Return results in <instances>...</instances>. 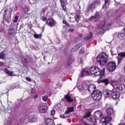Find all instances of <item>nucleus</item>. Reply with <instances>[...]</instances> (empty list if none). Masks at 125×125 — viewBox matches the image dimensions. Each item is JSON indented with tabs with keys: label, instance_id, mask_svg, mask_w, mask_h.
I'll return each instance as SVG.
<instances>
[{
	"label": "nucleus",
	"instance_id": "52",
	"mask_svg": "<svg viewBox=\"0 0 125 125\" xmlns=\"http://www.w3.org/2000/svg\"><path fill=\"white\" fill-rule=\"evenodd\" d=\"M42 12L43 13H44V12H45V8L42 9Z\"/></svg>",
	"mask_w": 125,
	"mask_h": 125
},
{
	"label": "nucleus",
	"instance_id": "60",
	"mask_svg": "<svg viewBox=\"0 0 125 125\" xmlns=\"http://www.w3.org/2000/svg\"><path fill=\"white\" fill-rule=\"evenodd\" d=\"M33 90H33V89L32 90V91H32V92H33Z\"/></svg>",
	"mask_w": 125,
	"mask_h": 125
},
{
	"label": "nucleus",
	"instance_id": "26",
	"mask_svg": "<svg viewBox=\"0 0 125 125\" xmlns=\"http://www.w3.org/2000/svg\"><path fill=\"white\" fill-rule=\"evenodd\" d=\"M112 121V117H106L104 118V122L106 123V124H109V122H111Z\"/></svg>",
	"mask_w": 125,
	"mask_h": 125
},
{
	"label": "nucleus",
	"instance_id": "24",
	"mask_svg": "<svg viewBox=\"0 0 125 125\" xmlns=\"http://www.w3.org/2000/svg\"><path fill=\"white\" fill-rule=\"evenodd\" d=\"M4 72L6 74H7V75H8V76H10L11 77H13V72L12 71H9V70H8V69L7 68H6V69H4Z\"/></svg>",
	"mask_w": 125,
	"mask_h": 125
},
{
	"label": "nucleus",
	"instance_id": "51",
	"mask_svg": "<svg viewBox=\"0 0 125 125\" xmlns=\"http://www.w3.org/2000/svg\"><path fill=\"white\" fill-rule=\"evenodd\" d=\"M118 63H119V62H121V60H122V58H118Z\"/></svg>",
	"mask_w": 125,
	"mask_h": 125
},
{
	"label": "nucleus",
	"instance_id": "14",
	"mask_svg": "<svg viewBox=\"0 0 125 125\" xmlns=\"http://www.w3.org/2000/svg\"><path fill=\"white\" fill-rule=\"evenodd\" d=\"M110 82H111L113 84V82H114V81L112 80V77H108L107 79H104L102 81V83H104L105 85L109 84Z\"/></svg>",
	"mask_w": 125,
	"mask_h": 125
},
{
	"label": "nucleus",
	"instance_id": "42",
	"mask_svg": "<svg viewBox=\"0 0 125 125\" xmlns=\"http://www.w3.org/2000/svg\"><path fill=\"white\" fill-rule=\"evenodd\" d=\"M89 21H92V20H94V16H91L89 19Z\"/></svg>",
	"mask_w": 125,
	"mask_h": 125
},
{
	"label": "nucleus",
	"instance_id": "21",
	"mask_svg": "<svg viewBox=\"0 0 125 125\" xmlns=\"http://www.w3.org/2000/svg\"><path fill=\"white\" fill-rule=\"evenodd\" d=\"M28 120L31 123H36L37 122V118L34 117V116H30L28 117Z\"/></svg>",
	"mask_w": 125,
	"mask_h": 125
},
{
	"label": "nucleus",
	"instance_id": "49",
	"mask_svg": "<svg viewBox=\"0 0 125 125\" xmlns=\"http://www.w3.org/2000/svg\"><path fill=\"white\" fill-rule=\"evenodd\" d=\"M101 119H103V114L101 113L100 115Z\"/></svg>",
	"mask_w": 125,
	"mask_h": 125
},
{
	"label": "nucleus",
	"instance_id": "19",
	"mask_svg": "<svg viewBox=\"0 0 125 125\" xmlns=\"http://www.w3.org/2000/svg\"><path fill=\"white\" fill-rule=\"evenodd\" d=\"M47 24L49 25V26L52 27L55 25V21L53 20L49 19L47 21Z\"/></svg>",
	"mask_w": 125,
	"mask_h": 125
},
{
	"label": "nucleus",
	"instance_id": "7",
	"mask_svg": "<svg viewBox=\"0 0 125 125\" xmlns=\"http://www.w3.org/2000/svg\"><path fill=\"white\" fill-rule=\"evenodd\" d=\"M113 85L119 90H124L125 89V85L123 83H118L117 82H113Z\"/></svg>",
	"mask_w": 125,
	"mask_h": 125
},
{
	"label": "nucleus",
	"instance_id": "58",
	"mask_svg": "<svg viewBox=\"0 0 125 125\" xmlns=\"http://www.w3.org/2000/svg\"><path fill=\"white\" fill-rule=\"evenodd\" d=\"M0 32H3V30H1V29H0Z\"/></svg>",
	"mask_w": 125,
	"mask_h": 125
},
{
	"label": "nucleus",
	"instance_id": "20",
	"mask_svg": "<svg viewBox=\"0 0 125 125\" xmlns=\"http://www.w3.org/2000/svg\"><path fill=\"white\" fill-rule=\"evenodd\" d=\"M106 113L109 116L113 115V114H114V109L112 107L107 108L106 109Z\"/></svg>",
	"mask_w": 125,
	"mask_h": 125
},
{
	"label": "nucleus",
	"instance_id": "18",
	"mask_svg": "<svg viewBox=\"0 0 125 125\" xmlns=\"http://www.w3.org/2000/svg\"><path fill=\"white\" fill-rule=\"evenodd\" d=\"M46 125H55V123H54V121L53 120L47 118L45 122Z\"/></svg>",
	"mask_w": 125,
	"mask_h": 125
},
{
	"label": "nucleus",
	"instance_id": "57",
	"mask_svg": "<svg viewBox=\"0 0 125 125\" xmlns=\"http://www.w3.org/2000/svg\"><path fill=\"white\" fill-rule=\"evenodd\" d=\"M45 20H46V18H43V21H45Z\"/></svg>",
	"mask_w": 125,
	"mask_h": 125
},
{
	"label": "nucleus",
	"instance_id": "27",
	"mask_svg": "<svg viewBox=\"0 0 125 125\" xmlns=\"http://www.w3.org/2000/svg\"><path fill=\"white\" fill-rule=\"evenodd\" d=\"M80 47H81V44H77L76 45L73 47L72 50V51H77L79 49V48H80Z\"/></svg>",
	"mask_w": 125,
	"mask_h": 125
},
{
	"label": "nucleus",
	"instance_id": "37",
	"mask_svg": "<svg viewBox=\"0 0 125 125\" xmlns=\"http://www.w3.org/2000/svg\"><path fill=\"white\" fill-rule=\"evenodd\" d=\"M22 62H23V65H26L27 63H28V62H27V59L25 58L22 59Z\"/></svg>",
	"mask_w": 125,
	"mask_h": 125
},
{
	"label": "nucleus",
	"instance_id": "12",
	"mask_svg": "<svg viewBox=\"0 0 125 125\" xmlns=\"http://www.w3.org/2000/svg\"><path fill=\"white\" fill-rule=\"evenodd\" d=\"M96 89V86L94 84H91L88 87V91L90 93H93L95 92V89Z\"/></svg>",
	"mask_w": 125,
	"mask_h": 125
},
{
	"label": "nucleus",
	"instance_id": "38",
	"mask_svg": "<svg viewBox=\"0 0 125 125\" xmlns=\"http://www.w3.org/2000/svg\"><path fill=\"white\" fill-rule=\"evenodd\" d=\"M84 53V49L82 48L79 51V54H83Z\"/></svg>",
	"mask_w": 125,
	"mask_h": 125
},
{
	"label": "nucleus",
	"instance_id": "23",
	"mask_svg": "<svg viewBox=\"0 0 125 125\" xmlns=\"http://www.w3.org/2000/svg\"><path fill=\"white\" fill-rule=\"evenodd\" d=\"M62 6L64 11H66V3L65 0H60Z\"/></svg>",
	"mask_w": 125,
	"mask_h": 125
},
{
	"label": "nucleus",
	"instance_id": "35",
	"mask_svg": "<svg viewBox=\"0 0 125 125\" xmlns=\"http://www.w3.org/2000/svg\"><path fill=\"white\" fill-rule=\"evenodd\" d=\"M62 23L63 24H64L65 25H66V27H70V25H69V24L67 23V21H66V20H63L62 21Z\"/></svg>",
	"mask_w": 125,
	"mask_h": 125
},
{
	"label": "nucleus",
	"instance_id": "56",
	"mask_svg": "<svg viewBox=\"0 0 125 125\" xmlns=\"http://www.w3.org/2000/svg\"><path fill=\"white\" fill-rule=\"evenodd\" d=\"M119 125H125V124L123 123H120V124H119Z\"/></svg>",
	"mask_w": 125,
	"mask_h": 125
},
{
	"label": "nucleus",
	"instance_id": "1",
	"mask_svg": "<svg viewBox=\"0 0 125 125\" xmlns=\"http://www.w3.org/2000/svg\"><path fill=\"white\" fill-rule=\"evenodd\" d=\"M90 114H91V110H87L84 116L83 117L82 119H81L82 122L83 123L84 125H86V122L87 121H89L91 122V125H96L97 122L96 121V119L92 118L90 117Z\"/></svg>",
	"mask_w": 125,
	"mask_h": 125
},
{
	"label": "nucleus",
	"instance_id": "46",
	"mask_svg": "<svg viewBox=\"0 0 125 125\" xmlns=\"http://www.w3.org/2000/svg\"><path fill=\"white\" fill-rule=\"evenodd\" d=\"M26 81H28V82H31V78L29 77H26Z\"/></svg>",
	"mask_w": 125,
	"mask_h": 125
},
{
	"label": "nucleus",
	"instance_id": "13",
	"mask_svg": "<svg viewBox=\"0 0 125 125\" xmlns=\"http://www.w3.org/2000/svg\"><path fill=\"white\" fill-rule=\"evenodd\" d=\"M15 31L13 28H10L8 31V37L9 39H12L14 37Z\"/></svg>",
	"mask_w": 125,
	"mask_h": 125
},
{
	"label": "nucleus",
	"instance_id": "33",
	"mask_svg": "<svg viewBox=\"0 0 125 125\" xmlns=\"http://www.w3.org/2000/svg\"><path fill=\"white\" fill-rule=\"evenodd\" d=\"M11 19V17L10 16V15H8L6 17V18H5V20H6V22H7L8 23H9Z\"/></svg>",
	"mask_w": 125,
	"mask_h": 125
},
{
	"label": "nucleus",
	"instance_id": "5",
	"mask_svg": "<svg viewBox=\"0 0 125 125\" xmlns=\"http://www.w3.org/2000/svg\"><path fill=\"white\" fill-rule=\"evenodd\" d=\"M117 68V65H116V62H109L106 65V69L108 71L112 73L116 70Z\"/></svg>",
	"mask_w": 125,
	"mask_h": 125
},
{
	"label": "nucleus",
	"instance_id": "53",
	"mask_svg": "<svg viewBox=\"0 0 125 125\" xmlns=\"http://www.w3.org/2000/svg\"><path fill=\"white\" fill-rule=\"evenodd\" d=\"M69 31H70V32H74V29L70 28L69 29Z\"/></svg>",
	"mask_w": 125,
	"mask_h": 125
},
{
	"label": "nucleus",
	"instance_id": "47",
	"mask_svg": "<svg viewBox=\"0 0 125 125\" xmlns=\"http://www.w3.org/2000/svg\"><path fill=\"white\" fill-rule=\"evenodd\" d=\"M95 3H96V4H100V1H99V0H97V1L95 2Z\"/></svg>",
	"mask_w": 125,
	"mask_h": 125
},
{
	"label": "nucleus",
	"instance_id": "40",
	"mask_svg": "<svg viewBox=\"0 0 125 125\" xmlns=\"http://www.w3.org/2000/svg\"><path fill=\"white\" fill-rule=\"evenodd\" d=\"M18 21V17L17 16H16L14 19V23H16Z\"/></svg>",
	"mask_w": 125,
	"mask_h": 125
},
{
	"label": "nucleus",
	"instance_id": "55",
	"mask_svg": "<svg viewBox=\"0 0 125 125\" xmlns=\"http://www.w3.org/2000/svg\"><path fill=\"white\" fill-rule=\"evenodd\" d=\"M80 63H83V60L82 59H80Z\"/></svg>",
	"mask_w": 125,
	"mask_h": 125
},
{
	"label": "nucleus",
	"instance_id": "31",
	"mask_svg": "<svg viewBox=\"0 0 125 125\" xmlns=\"http://www.w3.org/2000/svg\"><path fill=\"white\" fill-rule=\"evenodd\" d=\"M5 59V55H4V53L3 52L0 53V59H2L3 60V59Z\"/></svg>",
	"mask_w": 125,
	"mask_h": 125
},
{
	"label": "nucleus",
	"instance_id": "44",
	"mask_svg": "<svg viewBox=\"0 0 125 125\" xmlns=\"http://www.w3.org/2000/svg\"><path fill=\"white\" fill-rule=\"evenodd\" d=\"M102 125H112L110 123H104Z\"/></svg>",
	"mask_w": 125,
	"mask_h": 125
},
{
	"label": "nucleus",
	"instance_id": "34",
	"mask_svg": "<svg viewBox=\"0 0 125 125\" xmlns=\"http://www.w3.org/2000/svg\"><path fill=\"white\" fill-rule=\"evenodd\" d=\"M34 37L35 39H41V38H42V35L41 34H34Z\"/></svg>",
	"mask_w": 125,
	"mask_h": 125
},
{
	"label": "nucleus",
	"instance_id": "45",
	"mask_svg": "<svg viewBox=\"0 0 125 125\" xmlns=\"http://www.w3.org/2000/svg\"><path fill=\"white\" fill-rule=\"evenodd\" d=\"M39 96V95H38V94H35V95H34V98L35 99H36V98H38V96Z\"/></svg>",
	"mask_w": 125,
	"mask_h": 125
},
{
	"label": "nucleus",
	"instance_id": "54",
	"mask_svg": "<svg viewBox=\"0 0 125 125\" xmlns=\"http://www.w3.org/2000/svg\"><path fill=\"white\" fill-rule=\"evenodd\" d=\"M105 6H106V4L104 3V4L103 5V8H104V7H105Z\"/></svg>",
	"mask_w": 125,
	"mask_h": 125
},
{
	"label": "nucleus",
	"instance_id": "15",
	"mask_svg": "<svg viewBox=\"0 0 125 125\" xmlns=\"http://www.w3.org/2000/svg\"><path fill=\"white\" fill-rule=\"evenodd\" d=\"M114 82H117V83H124L125 82V77L121 75L118 80L114 81Z\"/></svg>",
	"mask_w": 125,
	"mask_h": 125
},
{
	"label": "nucleus",
	"instance_id": "41",
	"mask_svg": "<svg viewBox=\"0 0 125 125\" xmlns=\"http://www.w3.org/2000/svg\"><path fill=\"white\" fill-rule=\"evenodd\" d=\"M51 115H52V116H54L55 115V111L52 110L51 112Z\"/></svg>",
	"mask_w": 125,
	"mask_h": 125
},
{
	"label": "nucleus",
	"instance_id": "43",
	"mask_svg": "<svg viewBox=\"0 0 125 125\" xmlns=\"http://www.w3.org/2000/svg\"><path fill=\"white\" fill-rule=\"evenodd\" d=\"M55 108H56V109H57V110H59V109H60V107H59V106H58V105L55 106Z\"/></svg>",
	"mask_w": 125,
	"mask_h": 125
},
{
	"label": "nucleus",
	"instance_id": "59",
	"mask_svg": "<svg viewBox=\"0 0 125 125\" xmlns=\"http://www.w3.org/2000/svg\"><path fill=\"white\" fill-rule=\"evenodd\" d=\"M108 26H111V24H109V25H108Z\"/></svg>",
	"mask_w": 125,
	"mask_h": 125
},
{
	"label": "nucleus",
	"instance_id": "2",
	"mask_svg": "<svg viewBox=\"0 0 125 125\" xmlns=\"http://www.w3.org/2000/svg\"><path fill=\"white\" fill-rule=\"evenodd\" d=\"M89 70L91 74L95 75V76H99L100 75V79H102L105 75V71H104V68L101 71H100L99 67L96 66H92L90 68Z\"/></svg>",
	"mask_w": 125,
	"mask_h": 125
},
{
	"label": "nucleus",
	"instance_id": "4",
	"mask_svg": "<svg viewBox=\"0 0 125 125\" xmlns=\"http://www.w3.org/2000/svg\"><path fill=\"white\" fill-rule=\"evenodd\" d=\"M91 97L95 101H99L102 98V93L98 90H96L95 92L92 93Z\"/></svg>",
	"mask_w": 125,
	"mask_h": 125
},
{
	"label": "nucleus",
	"instance_id": "9",
	"mask_svg": "<svg viewBox=\"0 0 125 125\" xmlns=\"http://www.w3.org/2000/svg\"><path fill=\"white\" fill-rule=\"evenodd\" d=\"M120 95H121V94L120 92H119V91L115 90H112L111 93V97L113 98V99H119V98H120Z\"/></svg>",
	"mask_w": 125,
	"mask_h": 125
},
{
	"label": "nucleus",
	"instance_id": "25",
	"mask_svg": "<svg viewBox=\"0 0 125 125\" xmlns=\"http://www.w3.org/2000/svg\"><path fill=\"white\" fill-rule=\"evenodd\" d=\"M118 36V38L120 39V40L125 39V34L124 33H119Z\"/></svg>",
	"mask_w": 125,
	"mask_h": 125
},
{
	"label": "nucleus",
	"instance_id": "32",
	"mask_svg": "<svg viewBox=\"0 0 125 125\" xmlns=\"http://www.w3.org/2000/svg\"><path fill=\"white\" fill-rule=\"evenodd\" d=\"M100 19V16L98 14H96L94 16V20L95 21H98V20Z\"/></svg>",
	"mask_w": 125,
	"mask_h": 125
},
{
	"label": "nucleus",
	"instance_id": "30",
	"mask_svg": "<svg viewBox=\"0 0 125 125\" xmlns=\"http://www.w3.org/2000/svg\"><path fill=\"white\" fill-rule=\"evenodd\" d=\"M80 18H81L80 15L79 14H76L75 16L76 22H79L80 21Z\"/></svg>",
	"mask_w": 125,
	"mask_h": 125
},
{
	"label": "nucleus",
	"instance_id": "11",
	"mask_svg": "<svg viewBox=\"0 0 125 125\" xmlns=\"http://www.w3.org/2000/svg\"><path fill=\"white\" fill-rule=\"evenodd\" d=\"M88 85L86 83V82H83L82 86L79 87L80 91H83V90H86L88 89Z\"/></svg>",
	"mask_w": 125,
	"mask_h": 125
},
{
	"label": "nucleus",
	"instance_id": "48",
	"mask_svg": "<svg viewBox=\"0 0 125 125\" xmlns=\"http://www.w3.org/2000/svg\"><path fill=\"white\" fill-rule=\"evenodd\" d=\"M3 65H4V63L2 62H0V67H1V66H3Z\"/></svg>",
	"mask_w": 125,
	"mask_h": 125
},
{
	"label": "nucleus",
	"instance_id": "29",
	"mask_svg": "<svg viewBox=\"0 0 125 125\" xmlns=\"http://www.w3.org/2000/svg\"><path fill=\"white\" fill-rule=\"evenodd\" d=\"M92 36H93V34H92V33L90 32L89 35L85 37V40L86 41H87V40H89V39H91V38H92Z\"/></svg>",
	"mask_w": 125,
	"mask_h": 125
},
{
	"label": "nucleus",
	"instance_id": "39",
	"mask_svg": "<svg viewBox=\"0 0 125 125\" xmlns=\"http://www.w3.org/2000/svg\"><path fill=\"white\" fill-rule=\"evenodd\" d=\"M119 56L121 57H125V52H121L119 54Z\"/></svg>",
	"mask_w": 125,
	"mask_h": 125
},
{
	"label": "nucleus",
	"instance_id": "8",
	"mask_svg": "<svg viewBox=\"0 0 125 125\" xmlns=\"http://www.w3.org/2000/svg\"><path fill=\"white\" fill-rule=\"evenodd\" d=\"M106 24V22L104 21H101L100 24L99 25V28H98L97 31V35H101L103 33V28Z\"/></svg>",
	"mask_w": 125,
	"mask_h": 125
},
{
	"label": "nucleus",
	"instance_id": "3",
	"mask_svg": "<svg viewBox=\"0 0 125 125\" xmlns=\"http://www.w3.org/2000/svg\"><path fill=\"white\" fill-rule=\"evenodd\" d=\"M97 61L102 66H104L108 61V55L104 54L98 56L97 57Z\"/></svg>",
	"mask_w": 125,
	"mask_h": 125
},
{
	"label": "nucleus",
	"instance_id": "28",
	"mask_svg": "<svg viewBox=\"0 0 125 125\" xmlns=\"http://www.w3.org/2000/svg\"><path fill=\"white\" fill-rule=\"evenodd\" d=\"M65 98L67 102H73V99L71 98V97L69 95L65 96Z\"/></svg>",
	"mask_w": 125,
	"mask_h": 125
},
{
	"label": "nucleus",
	"instance_id": "6",
	"mask_svg": "<svg viewBox=\"0 0 125 125\" xmlns=\"http://www.w3.org/2000/svg\"><path fill=\"white\" fill-rule=\"evenodd\" d=\"M38 108L39 112H40V113H42V114L46 113L47 111V107L44 103H40L38 105Z\"/></svg>",
	"mask_w": 125,
	"mask_h": 125
},
{
	"label": "nucleus",
	"instance_id": "36",
	"mask_svg": "<svg viewBox=\"0 0 125 125\" xmlns=\"http://www.w3.org/2000/svg\"><path fill=\"white\" fill-rule=\"evenodd\" d=\"M42 99L43 101H44L45 102L47 101V99H48V96H44L42 97Z\"/></svg>",
	"mask_w": 125,
	"mask_h": 125
},
{
	"label": "nucleus",
	"instance_id": "50",
	"mask_svg": "<svg viewBox=\"0 0 125 125\" xmlns=\"http://www.w3.org/2000/svg\"><path fill=\"white\" fill-rule=\"evenodd\" d=\"M109 2V0H105V4H106Z\"/></svg>",
	"mask_w": 125,
	"mask_h": 125
},
{
	"label": "nucleus",
	"instance_id": "22",
	"mask_svg": "<svg viewBox=\"0 0 125 125\" xmlns=\"http://www.w3.org/2000/svg\"><path fill=\"white\" fill-rule=\"evenodd\" d=\"M89 72H88V70L84 69L82 71V73L81 74V77H83V76H89Z\"/></svg>",
	"mask_w": 125,
	"mask_h": 125
},
{
	"label": "nucleus",
	"instance_id": "10",
	"mask_svg": "<svg viewBox=\"0 0 125 125\" xmlns=\"http://www.w3.org/2000/svg\"><path fill=\"white\" fill-rule=\"evenodd\" d=\"M72 112H74V107H67L65 113L63 115L60 116V117L61 118H62V119H65V118H67V114H70V113H72Z\"/></svg>",
	"mask_w": 125,
	"mask_h": 125
},
{
	"label": "nucleus",
	"instance_id": "16",
	"mask_svg": "<svg viewBox=\"0 0 125 125\" xmlns=\"http://www.w3.org/2000/svg\"><path fill=\"white\" fill-rule=\"evenodd\" d=\"M95 8V3H92L88 5L87 8V11L88 12L91 10H93Z\"/></svg>",
	"mask_w": 125,
	"mask_h": 125
},
{
	"label": "nucleus",
	"instance_id": "17",
	"mask_svg": "<svg viewBox=\"0 0 125 125\" xmlns=\"http://www.w3.org/2000/svg\"><path fill=\"white\" fill-rule=\"evenodd\" d=\"M112 90H105L104 92V96L106 98L110 97L112 95Z\"/></svg>",
	"mask_w": 125,
	"mask_h": 125
}]
</instances>
